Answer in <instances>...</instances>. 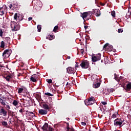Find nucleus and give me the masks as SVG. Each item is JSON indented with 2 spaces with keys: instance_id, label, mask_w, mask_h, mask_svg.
Listing matches in <instances>:
<instances>
[{
  "instance_id": "1",
  "label": "nucleus",
  "mask_w": 131,
  "mask_h": 131,
  "mask_svg": "<svg viewBox=\"0 0 131 131\" xmlns=\"http://www.w3.org/2000/svg\"><path fill=\"white\" fill-rule=\"evenodd\" d=\"M124 119L123 118H117L114 120V125L115 126H119V127H122L124 125Z\"/></svg>"
},
{
  "instance_id": "2",
  "label": "nucleus",
  "mask_w": 131,
  "mask_h": 131,
  "mask_svg": "<svg viewBox=\"0 0 131 131\" xmlns=\"http://www.w3.org/2000/svg\"><path fill=\"white\" fill-rule=\"evenodd\" d=\"M80 66L83 69H86L89 68L90 66V61L88 60H84L81 62Z\"/></svg>"
},
{
  "instance_id": "3",
  "label": "nucleus",
  "mask_w": 131,
  "mask_h": 131,
  "mask_svg": "<svg viewBox=\"0 0 131 131\" xmlns=\"http://www.w3.org/2000/svg\"><path fill=\"white\" fill-rule=\"evenodd\" d=\"M8 12V7L6 5L3 6L2 7L0 8V15L1 16H4V14H7Z\"/></svg>"
},
{
  "instance_id": "4",
  "label": "nucleus",
  "mask_w": 131,
  "mask_h": 131,
  "mask_svg": "<svg viewBox=\"0 0 131 131\" xmlns=\"http://www.w3.org/2000/svg\"><path fill=\"white\" fill-rule=\"evenodd\" d=\"M103 50H104V51H107V52H112L113 46L109 45L108 43H106L103 46Z\"/></svg>"
},
{
  "instance_id": "5",
  "label": "nucleus",
  "mask_w": 131,
  "mask_h": 131,
  "mask_svg": "<svg viewBox=\"0 0 131 131\" xmlns=\"http://www.w3.org/2000/svg\"><path fill=\"white\" fill-rule=\"evenodd\" d=\"M100 60H101V54L100 53L92 55V62H97V61H100Z\"/></svg>"
},
{
  "instance_id": "6",
  "label": "nucleus",
  "mask_w": 131,
  "mask_h": 131,
  "mask_svg": "<svg viewBox=\"0 0 131 131\" xmlns=\"http://www.w3.org/2000/svg\"><path fill=\"white\" fill-rule=\"evenodd\" d=\"M67 72L69 73V74H74V73L76 72V68L69 67L67 69Z\"/></svg>"
},
{
  "instance_id": "7",
  "label": "nucleus",
  "mask_w": 131,
  "mask_h": 131,
  "mask_svg": "<svg viewBox=\"0 0 131 131\" xmlns=\"http://www.w3.org/2000/svg\"><path fill=\"white\" fill-rule=\"evenodd\" d=\"M39 78H40V77L39 76V75H37L36 74H34L31 76V77L30 78V80L33 82H36V81H37V80H38V79H39Z\"/></svg>"
},
{
  "instance_id": "8",
  "label": "nucleus",
  "mask_w": 131,
  "mask_h": 131,
  "mask_svg": "<svg viewBox=\"0 0 131 131\" xmlns=\"http://www.w3.org/2000/svg\"><path fill=\"white\" fill-rule=\"evenodd\" d=\"M41 128L43 131H53V128L49 127V124L48 123H45Z\"/></svg>"
},
{
  "instance_id": "9",
  "label": "nucleus",
  "mask_w": 131,
  "mask_h": 131,
  "mask_svg": "<svg viewBox=\"0 0 131 131\" xmlns=\"http://www.w3.org/2000/svg\"><path fill=\"white\" fill-rule=\"evenodd\" d=\"M11 55V50L9 49L5 50L3 53L4 58H9Z\"/></svg>"
},
{
  "instance_id": "10",
  "label": "nucleus",
  "mask_w": 131,
  "mask_h": 131,
  "mask_svg": "<svg viewBox=\"0 0 131 131\" xmlns=\"http://www.w3.org/2000/svg\"><path fill=\"white\" fill-rule=\"evenodd\" d=\"M14 20H16L17 22H20V21H22V20H23V18H22V15L18 14V13H15L14 15Z\"/></svg>"
},
{
  "instance_id": "11",
  "label": "nucleus",
  "mask_w": 131,
  "mask_h": 131,
  "mask_svg": "<svg viewBox=\"0 0 131 131\" xmlns=\"http://www.w3.org/2000/svg\"><path fill=\"white\" fill-rule=\"evenodd\" d=\"M0 115H3V116L6 117L7 115H8V112L4 108V107H2L0 109Z\"/></svg>"
},
{
  "instance_id": "12",
  "label": "nucleus",
  "mask_w": 131,
  "mask_h": 131,
  "mask_svg": "<svg viewBox=\"0 0 131 131\" xmlns=\"http://www.w3.org/2000/svg\"><path fill=\"white\" fill-rule=\"evenodd\" d=\"M94 15H95L97 17H100L101 16V12L99 9H95L93 11Z\"/></svg>"
},
{
  "instance_id": "13",
  "label": "nucleus",
  "mask_w": 131,
  "mask_h": 131,
  "mask_svg": "<svg viewBox=\"0 0 131 131\" xmlns=\"http://www.w3.org/2000/svg\"><path fill=\"white\" fill-rule=\"evenodd\" d=\"M16 24H17V23L15 21L11 22V27L12 28V30L17 31V29L16 28Z\"/></svg>"
},
{
  "instance_id": "14",
  "label": "nucleus",
  "mask_w": 131,
  "mask_h": 131,
  "mask_svg": "<svg viewBox=\"0 0 131 131\" xmlns=\"http://www.w3.org/2000/svg\"><path fill=\"white\" fill-rule=\"evenodd\" d=\"M39 114L40 115H46V114H48V111L44 110H39Z\"/></svg>"
},
{
  "instance_id": "15",
  "label": "nucleus",
  "mask_w": 131,
  "mask_h": 131,
  "mask_svg": "<svg viewBox=\"0 0 131 131\" xmlns=\"http://www.w3.org/2000/svg\"><path fill=\"white\" fill-rule=\"evenodd\" d=\"M12 77L13 76L12 75V74L7 75L4 76V78H5V79H6L7 81H10V80H11V79H12Z\"/></svg>"
},
{
  "instance_id": "16",
  "label": "nucleus",
  "mask_w": 131,
  "mask_h": 131,
  "mask_svg": "<svg viewBox=\"0 0 131 131\" xmlns=\"http://www.w3.org/2000/svg\"><path fill=\"white\" fill-rule=\"evenodd\" d=\"M5 106H6V108L8 113H10V114H12V113L13 114V113H14V112L10 111V109H11V107H10V105L6 104Z\"/></svg>"
},
{
  "instance_id": "17",
  "label": "nucleus",
  "mask_w": 131,
  "mask_h": 131,
  "mask_svg": "<svg viewBox=\"0 0 131 131\" xmlns=\"http://www.w3.org/2000/svg\"><path fill=\"white\" fill-rule=\"evenodd\" d=\"M88 15H89L88 12H83L82 14H81V17H82L83 19H84L88 17Z\"/></svg>"
},
{
  "instance_id": "18",
  "label": "nucleus",
  "mask_w": 131,
  "mask_h": 131,
  "mask_svg": "<svg viewBox=\"0 0 131 131\" xmlns=\"http://www.w3.org/2000/svg\"><path fill=\"white\" fill-rule=\"evenodd\" d=\"M26 88H25V87H23L21 88H18V93L21 94V93H23V91H24V90H26Z\"/></svg>"
},
{
  "instance_id": "19",
  "label": "nucleus",
  "mask_w": 131,
  "mask_h": 131,
  "mask_svg": "<svg viewBox=\"0 0 131 131\" xmlns=\"http://www.w3.org/2000/svg\"><path fill=\"white\" fill-rule=\"evenodd\" d=\"M5 102L6 100H4L0 97V103H1V105H2L3 106H6V104Z\"/></svg>"
},
{
  "instance_id": "20",
  "label": "nucleus",
  "mask_w": 131,
  "mask_h": 131,
  "mask_svg": "<svg viewBox=\"0 0 131 131\" xmlns=\"http://www.w3.org/2000/svg\"><path fill=\"white\" fill-rule=\"evenodd\" d=\"M55 38V35H50L47 37V39H49V40H52V39H54Z\"/></svg>"
},
{
  "instance_id": "21",
  "label": "nucleus",
  "mask_w": 131,
  "mask_h": 131,
  "mask_svg": "<svg viewBox=\"0 0 131 131\" xmlns=\"http://www.w3.org/2000/svg\"><path fill=\"white\" fill-rule=\"evenodd\" d=\"M95 103V101H90L89 102V101H87V102H85V105H89L90 106V105H93V104H94Z\"/></svg>"
},
{
  "instance_id": "22",
  "label": "nucleus",
  "mask_w": 131,
  "mask_h": 131,
  "mask_svg": "<svg viewBox=\"0 0 131 131\" xmlns=\"http://www.w3.org/2000/svg\"><path fill=\"white\" fill-rule=\"evenodd\" d=\"M43 108L44 109H46V110H49V109H50V107H49V105L47 104H45L43 105Z\"/></svg>"
},
{
  "instance_id": "23",
  "label": "nucleus",
  "mask_w": 131,
  "mask_h": 131,
  "mask_svg": "<svg viewBox=\"0 0 131 131\" xmlns=\"http://www.w3.org/2000/svg\"><path fill=\"white\" fill-rule=\"evenodd\" d=\"M10 39L11 38L10 37H6L5 38V40H6V42H8V43H10V41H11Z\"/></svg>"
},
{
  "instance_id": "24",
  "label": "nucleus",
  "mask_w": 131,
  "mask_h": 131,
  "mask_svg": "<svg viewBox=\"0 0 131 131\" xmlns=\"http://www.w3.org/2000/svg\"><path fill=\"white\" fill-rule=\"evenodd\" d=\"M100 85H101V83H100L99 82H97V83L94 84V88L95 89H97V88H99L100 87Z\"/></svg>"
},
{
  "instance_id": "25",
  "label": "nucleus",
  "mask_w": 131,
  "mask_h": 131,
  "mask_svg": "<svg viewBox=\"0 0 131 131\" xmlns=\"http://www.w3.org/2000/svg\"><path fill=\"white\" fill-rule=\"evenodd\" d=\"M88 101H89V102H90V101L95 102V97L92 96L90 98H89V99H88Z\"/></svg>"
},
{
  "instance_id": "26",
  "label": "nucleus",
  "mask_w": 131,
  "mask_h": 131,
  "mask_svg": "<svg viewBox=\"0 0 131 131\" xmlns=\"http://www.w3.org/2000/svg\"><path fill=\"white\" fill-rule=\"evenodd\" d=\"M58 29H59V26H56L54 27L53 31L54 32H57V30H58Z\"/></svg>"
},
{
  "instance_id": "27",
  "label": "nucleus",
  "mask_w": 131,
  "mask_h": 131,
  "mask_svg": "<svg viewBox=\"0 0 131 131\" xmlns=\"http://www.w3.org/2000/svg\"><path fill=\"white\" fill-rule=\"evenodd\" d=\"M38 32H40L41 31V25H38L37 27Z\"/></svg>"
},
{
  "instance_id": "28",
  "label": "nucleus",
  "mask_w": 131,
  "mask_h": 131,
  "mask_svg": "<svg viewBox=\"0 0 131 131\" xmlns=\"http://www.w3.org/2000/svg\"><path fill=\"white\" fill-rule=\"evenodd\" d=\"M0 48H2V49L5 48V42L4 41H1Z\"/></svg>"
},
{
  "instance_id": "29",
  "label": "nucleus",
  "mask_w": 131,
  "mask_h": 131,
  "mask_svg": "<svg viewBox=\"0 0 131 131\" xmlns=\"http://www.w3.org/2000/svg\"><path fill=\"white\" fill-rule=\"evenodd\" d=\"M109 62V58L107 57L104 58V63L107 64Z\"/></svg>"
},
{
  "instance_id": "30",
  "label": "nucleus",
  "mask_w": 131,
  "mask_h": 131,
  "mask_svg": "<svg viewBox=\"0 0 131 131\" xmlns=\"http://www.w3.org/2000/svg\"><path fill=\"white\" fill-rule=\"evenodd\" d=\"M127 90H131V83H129L126 85Z\"/></svg>"
},
{
  "instance_id": "31",
  "label": "nucleus",
  "mask_w": 131,
  "mask_h": 131,
  "mask_svg": "<svg viewBox=\"0 0 131 131\" xmlns=\"http://www.w3.org/2000/svg\"><path fill=\"white\" fill-rule=\"evenodd\" d=\"M12 104L14 106H17V105H18V101L14 100Z\"/></svg>"
},
{
  "instance_id": "32",
  "label": "nucleus",
  "mask_w": 131,
  "mask_h": 131,
  "mask_svg": "<svg viewBox=\"0 0 131 131\" xmlns=\"http://www.w3.org/2000/svg\"><path fill=\"white\" fill-rule=\"evenodd\" d=\"M36 98L38 101H40V100H41V97L39 95H37Z\"/></svg>"
},
{
  "instance_id": "33",
  "label": "nucleus",
  "mask_w": 131,
  "mask_h": 131,
  "mask_svg": "<svg viewBox=\"0 0 131 131\" xmlns=\"http://www.w3.org/2000/svg\"><path fill=\"white\" fill-rule=\"evenodd\" d=\"M107 92H108L109 94H110V93H113V92H114V89H107Z\"/></svg>"
},
{
  "instance_id": "34",
  "label": "nucleus",
  "mask_w": 131,
  "mask_h": 131,
  "mask_svg": "<svg viewBox=\"0 0 131 131\" xmlns=\"http://www.w3.org/2000/svg\"><path fill=\"white\" fill-rule=\"evenodd\" d=\"M2 125H4V126H7L8 123L6 121H3Z\"/></svg>"
},
{
  "instance_id": "35",
  "label": "nucleus",
  "mask_w": 131,
  "mask_h": 131,
  "mask_svg": "<svg viewBox=\"0 0 131 131\" xmlns=\"http://www.w3.org/2000/svg\"><path fill=\"white\" fill-rule=\"evenodd\" d=\"M8 7L10 8L11 10H14V6H13V5L9 4V5H8Z\"/></svg>"
},
{
  "instance_id": "36",
  "label": "nucleus",
  "mask_w": 131,
  "mask_h": 131,
  "mask_svg": "<svg viewBox=\"0 0 131 131\" xmlns=\"http://www.w3.org/2000/svg\"><path fill=\"white\" fill-rule=\"evenodd\" d=\"M118 33H122L123 32V29H118Z\"/></svg>"
},
{
  "instance_id": "37",
  "label": "nucleus",
  "mask_w": 131,
  "mask_h": 131,
  "mask_svg": "<svg viewBox=\"0 0 131 131\" xmlns=\"http://www.w3.org/2000/svg\"><path fill=\"white\" fill-rule=\"evenodd\" d=\"M117 114H114L111 117V118H116L117 117Z\"/></svg>"
},
{
  "instance_id": "38",
  "label": "nucleus",
  "mask_w": 131,
  "mask_h": 131,
  "mask_svg": "<svg viewBox=\"0 0 131 131\" xmlns=\"http://www.w3.org/2000/svg\"><path fill=\"white\" fill-rule=\"evenodd\" d=\"M67 131H69L70 130V127H69V123H67Z\"/></svg>"
},
{
  "instance_id": "39",
  "label": "nucleus",
  "mask_w": 131,
  "mask_h": 131,
  "mask_svg": "<svg viewBox=\"0 0 131 131\" xmlns=\"http://www.w3.org/2000/svg\"><path fill=\"white\" fill-rule=\"evenodd\" d=\"M15 28H16L17 30H19V29H20V25H19V24H16Z\"/></svg>"
},
{
  "instance_id": "40",
  "label": "nucleus",
  "mask_w": 131,
  "mask_h": 131,
  "mask_svg": "<svg viewBox=\"0 0 131 131\" xmlns=\"http://www.w3.org/2000/svg\"><path fill=\"white\" fill-rule=\"evenodd\" d=\"M115 79L116 80L118 81V76H117V74L116 73L114 74Z\"/></svg>"
},
{
  "instance_id": "41",
  "label": "nucleus",
  "mask_w": 131,
  "mask_h": 131,
  "mask_svg": "<svg viewBox=\"0 0 131 131\" xmlns=\"http://www.w3.org/2000/svg\"><path fill=\"white\" fill-rule=\"evenodd\" d=\"M111 15L113 17H115V11H113L111 12Z\"/></svg>"
},
{
  "instance_id": "42",
  "label": "nucleus",
  "mask_w": 131,
  "mask_h": 131,
  "mask_svg": "<svg viewBox=\"0 0 131 131\" xmlns=\"http://www.w3.org/2000/svg\"><path fill=\"white\" fill-rule=\"evenodd\" d=\"M3 33H4V32H3V30L0 29V36H1V37H3Z\"/></svg>"
},
{
  "instance_id": "43",
  "label": "nucleus",
  "mask_w": 131,
  "mask_h": 131,
  "mask_svg": "<svg viewBox=\"0 0 131 131\" xmlns=\"http://www.w3.org/2000/svg\"><path fill=\"white\" fill-rule=\"evenodd\" d=\"M47 82L48 83H53V80L52 79H47Z\"/></svg>"
},
{
  "instance_id": "44",
  "label": "nucleus",
  "mask_w": 131,
  "mask_h": 131,
  "mask_svg": "<svg viewBox=\"0 0 131 131\" xmlns=\"http://www.w3.org/2000/svg\"><path fill=\"white\" fill-rule=\"evenodd\" d=\"M46 96H53V95H52V94L50 93H45Z\"/></svg>"
},
{
  "instance_id": "45",
  "label": "nucleus",
  "mask_w": 131,
  "mask_h": 131,
  "mask_svg": "<svg viewBox=\"0 0 131 131\" xmlns=\"http://www.w3.org/2000/svg\"><path fill=\"white\" fill-rule=\"evenodd\" d=\"M80 53L82 55H83V53H84V50H83V49H81Z\"/></svg>"
},
{
  "instance_id": "46",
  "label": "nucleus",
  "mask_w": 131,
  "mask_h": 131,
  "mask_svg": "<svg viewBox=\"0 0 131 131\" xmlns=\"http://www.w3.org/2000/svg\"><path fill=\"white\" fill-rule=\"evenodd\" d=\"M101 104H102V105H107V102H105V101H102L101 102Z\"/></svg>"
},
{
  "instance_id": "47",
  "label": "nucleus",
  "mask_w": 131,
  "mask_h": 131,
  "mask_svg": "<svg viewBox=\"0 0 131 131\" xmlns=\"http://www.w3.org/2000/svg\"><path fill=\"white\" fill-rule=\"evenodd\" d=\"M81 125H83L84 126H85V125H86V123L82 122H81Z\"/></svg>"
},
{
  "instance_id": "48",
  "label": "nucleus",
  "mask_w": 131,
  "mask_h": 131,
  "mask_svg": "<svg viewBox=\"0 0 131 131\" xmlns=\"http://www.w3.org/2000/svg\"><path fill=\"white\" fill-rule=\"evenodd\" d=\"M69 131H75V130L73 127H71V128H70Z\"/></svg>"
},
{
  "instance_id": "49",
  "label": "nucleus",
  "mask_w": 131,
  "mask_h": 131,
  "mask_svg": "<svg viewBox=\"0 0 131 131\" xmlns=\"http://www.w3.org/2000/svg\"><path fill=\"white\" fill-rule=\"evenodd\" d=\"M23 110H24V109L21 108V109H20V110L19 111V112L20 113H23Z\"/></svg>"
},
{
  "instance_id": "50",
  "label": "nucleus",
  "mask_w": 131,
  "mask_h": 131,
  "mask_svg": "<svg viewBox=\"0 0 131 131\" xmlns=\"http://www.w3.org/2000/svg\"><path fill=\"white\" fill-rule=\"evenodd\" d=\"M31 20H32V17L28 18V20L29 21H31Z\"/></svg>"
},
{
  "instance_id": "51",
  "label": "nucleus",
  "mask_w": 131,
  "mask_h": 131,
  "mask_svg": "<svg viewBox=\"0 0 131 131\" xmlns=\"http://www.w3.org/2000/svg\"><path fill=\"white\" fill-rule=\"evenodd\" d=\"M85 29H88V28L89 27L88 26H84Z\"/></svg>"
},
{
  "instance_id": "52",
  "label": "nucleus",
  "mask_w": 131,
  "mask_h": 131,
  "mask_svg": "<svg viewBox=\"0 0 131 131\" xmlns=\"http://www.w3.org/2000/svg\"><path fill=\"white\" fill-rule=\"evenodd\" d=\"M0 67H1V68H3V67L4 68L5 67L4 66V64H0Z\"/></svg>"
},
{
  "instance_id": "53",
  "label": "nucleus",
  "mask_w": 131,
  "mask_h": 131,
  "mask_svg": "<svg viewBox=\"0 0 131 131\" xmlns=\"http://www.w3.org/2000/svg\"><path fill=\"white\" fill-rule=\"evenodd\" d=\"M12 81L14 83H16V80H12Z\"/></svg>"
},
{
  "instance_id": "54",
  "label": "nucleus",
  "mask_w": 131,
  "mask_h": 131,
  "mask_svg": "<svg viewBox=\"0 0 131 131\" xmlns=\"http://www.w3.org/2000/svg\"><path fill=\"white\" fill-rule=\"evenodd\" d=\"M76 68H78V67H79L78 64H77V65L76 66Z\"/></svg>"
},
{
  "instance_id": "55",
  "label": "nucleus",
  "mask_w": 131,
  "mask_h": 131,
  "mask_svg": "<svg viewBox=\"0 0 131 131\" xmlns=\"http://www.w3.org/2000/svg\"><path fill=\"white\" fill-rule=\"evenodd\" d=\"M70 56H68V59H70Z\"/></svg>"
},
{
  "instance_id": "56",
  "label": "nucleus",
  "mask_w": 131,
  "mask_h": 131,
  "mask_svg": "<svg viewBox=\"0 0 131 131\" xmlns=\"http://www.w3.org/2000/svg\"><path fill=\"white\" fill-rule=\"evenodd\" d=\"M131 8L130 7H128V10L129 11V10H130Z\"/></svg>"
},
{
  "instance_id": "57",
  "label": "nucleus",
  "mask_w": 131,
  "mask_h": 131,
  "mask_svg": "<svg viewBox=\"0 0 131 131\" xmlns=\"http://www.w3.org/2000/svg\"><path fill=\"white\" fill-rule=\"evenodd\" d=\"M11 120H12V119H10V122H11V121H12Z\"/></svg>"
},
{
  "instance_id": "58",
  "label": "nucleus",
  "mask_w": 131,
  "mask_h": 131,
  "mask_svg": "<svg viewBox=\"0 0 131 131\" xmlns=\"http://www.w3.org/2000/svg\"><path fill=\"white\" fill-rule=\"evenodd\" d=\"M101 63H103V59L101 60Z\"/></svg>"
},
{
  "instance_id": "59",
  "label": "nucleus",
  "mask_w": 131,
  "mask_h": 131,
  "mask_svg": "<svg viewBox=\"0 0 131 131\" xmlns=\"http://www.w3.org/2000/svg\"><path fill=\"white\" fill-rule=\"evenodd\" d=\"M68 84V82L67 83L66 85H67Z\"/></svg>"
},
{
  "instance_id": "60",
  "label": "nucleus",
  "mask_w": 131,
  "mask_h": 131,
  "mask_svg": "<svg viewBox=\"0 0 131 131\" xmlns=\"http://www.w3.org/2000/svg\"><path fill=\"white\" fill-rule=\"evenodd\" d=\"M104 4H102V6H104Z\"/></svg>"
},
{
  "instance_id": "61",
  "label": "nucleus",
  "mask_w": 131,
  "mask_h": 131,
  "mask_svg": "<svg viewBox=\"0 0 131 131\" xmlns=\"http://www.w3.org/2000/svg\"><path fill=\"white\" fill-rule=\"evenodd\" d=\"M33 1H35V0H33Z\"/></svg>"
}]
</instances>
